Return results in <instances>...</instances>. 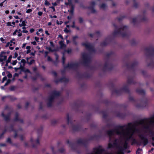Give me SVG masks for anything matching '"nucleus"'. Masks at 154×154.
Here are the masks:
<instances>
[{
  "label": "nucleus",
  "mask_w": 154,
  "mask_h": 154,
  "mask_svg": "<svg viewBox=\"0 0 154 154\" xmlns=\"http://www.w3.org/2000/svg\"><path fill=\"white\" fill-rule=\"evenodd\" d=\"M31 43L33 45H36V43L34 41L31 42Z\"/></svg>",
  "instance_id": "26"
},
{
  "label": "nucleus",
  "mask_w": 154,
  "mask_h": 154,
  "mask_svg": "<svg viewBox=\"0 0 154 154\" xmlns=\"http://www.w3.org/2000/svg\"><path fill=\"white\" fill-rule=\"evenodd\" d=\"M12 24L14 25L15 24V22H13L12 23Z\"/></svg>",
  "instance_id": "52"
},
{
  "label": "nucleus",
  "mask_w": 154,
  "mask_h": 154,
  "mask_svg": "<svg viewBox=\"0 0 154 154\" xmlns=\"http://www.w3.org/2000/svg\"><path fill=\"white\" fill-rule=\"evenodd\" d=\"M137 124L130 123L127 125L121 126L117 129L110 130L108 131V134L110 136L115 134H118L121 136L120 140L125 143L124 146L126 145V141L131 138L134 134L137 131H136Z\"/></svg>",
  "instance_id": "1"
},
{
  "label": "nucleus",
  "mask_w": 154,
  "mask_h": 154,
  "mask_svg": "<svg viewBox=\"0 0 154 154\" xmlns=\"http://www.w3.org/2000/svg\"><path fill=\"white\" fill-rule=\"evenodd\" d=\"M62 58L63 63H64V60H65V58H64V57H62Z\"/></svg>",
  "instance_id": "41"
},
{
  "label": "nucleus",
  "mask_w": 154,
  "mask_h": 154,
  "mask_svg": "<svg viewBox=\"0 0 154 154\" xmlns=\"http://www.w3.org/2000/svg\"><path fill=\"white\" fill-rule=\"evenodd\" d=\"M79 20L80 22H81L82 21V18H80Z\"/></svg>",
  "instance_id": "55"
},
{
  "label": "nucleus",
  "mask_w": 154,
  "mask_h": 154,
  "mask_svg": "<svg viewBox=\"0 0 154 154\" xmlns=\"http://www.w3.org/2000/svg\"><path fill=\"white\" fill-rule=\"evenodd\" d=\"M17 62V60H15L12 61V64L13 65H14L16 64Z\"/></svg>",
  "instance_id": "17"
},
{
  "label": "nucleus",
  "mask_w": 154,
  "mask_h": 154,
  "mask_svg": "<svg viewBox=\"0 0 154 154\" xmlns=\"http://www.w3.org/2000/svg\"><path fill=\"white\" fill-rule=\"evenodd\" d=\"M19 25L20 26H26L25 22V21H22L21 24H20Z\"/></svg>",
  "instance_id": "13"
},
{
  "label": "nucleus",
  "mask_w": 154,
  "mask_h": 154,
  "mask_svg": "<svg viewBox=\"0 0 154 154\" xmlns=\"http://www.w3.org/2000/svg\"><path fill=\"white\" fill-rule=\"evenodd\" d=\"M36 34H37V35H39V32H37V33H36Z\"/></svg>",
  "instance_id": "64"
},
{
  "label": "nucleus",
  "mask_w": 154,
  "mask_h": 154,
  "mask_svg": "<svg viewBox=\"0 0 154 154\" xmlns=\"http://www.w3.org/2000/svg\"><path fill=\"white\" fill-rule=\"evenodd\" d=\"M30 59V58H27V63L29 64V65L32 64L34 62V60H31L30 61H29V60Z\"/></svg>",
  "instance_id": "9"
},
{
  "label": "nucleus",
  "mask_w": 154,
  "mask_h": 154,
  "mask_svg": "<svg viewBox=\"0 0 154 154\" xmlns=\"http://www.w3.org/2000/svg\"><path fill=\"white\" fill-rule=\"evenodd\" d=\"M35 40L36 41H38L39 39V38L38 37H35Z\"/></svg>",
  "instance_id": "27"
},
{
  "label": "nucleus",
  "mask_w": 154,
  "mask_h": 154,
  "mask_svg": "<svg viewBox=\"0 0 154 154\" xmlns=\"http://www.w3.org/2000/svg\"><path fill=\"white\" fill-rule=\"evenodd\" d=\"M20 30H18V32L17 33V35L19 37L20 36L22 35V34L21 32H20Z\"/></svg>",
  "instance_id": "14"
},
{
  "label": "nucleus",
  "mask_w": 154,
  "mask_h": 154,
  "mask_svg": "<svg viewBox=\"0 0 154 154\" xmlns=\"http://www.w3.org/2000/svg\"><path fill=\"white\" fill-rule=\"evenodd\" d=\"M138 126H141L143 128L150 130L154 126V116L148 119L141 120L137 124Z\"/></svg>",
  "instance_id": "2"
},
{
  "label": "nucleus",
  "mask_w": 154,
  "mask_h": 154,
  "mask_svg": "<svg viewBox=\"0 0 154 154\" xmlns=\"http://www.w3.org/2000/svg\"><path fill=\"white\" fill-rule=\"evenodd\" d=\"M16 23H18L19 22V21H18V20H16Z\"/></svg>",
  "instance_id": "61"
},
{
  "label": "nucleus",
  "mask_w": 154,
  "mask_h": 154,
  "mask_svg": "<svg viewBox=\"0 0 154 154\" xmlns=\"http://www.w3.org/2000/svg\"><path fill=\"white\" fill-rule=\"evenodd\" d=\"M15 12V10H13L11 11V13L12 14H14Z\"/></svg>",
  "instance_id": "43"
},
{
  "label": "nucleus",
  "mask_w": 154,
  "mask_h": 154,
  "mask_svg": "<svg viewBox=\"0 0 154 154\" xmlns=\"http://www.w3.org/2000/svg\"><path fill=\"white\" fill-rule=\"evenodd\" d=\"M30 7V5H27V7L29 8Z\"/></svg>",
  "instance_id": "63"
},
{
  "label": "nucleus",
  "mask_w": 154,
  "mask_h": 154,
  "mask_svg": "<svg viewBox=\"0 0 154 154\" xmlns=\"http://www.w3.org/2000/svg\"><path fill=\"white\" fill-rule=\"evenodd\" d=\"M52 24V23L51 22H49L48 23V26H50Z\"/></svg>",
  "instance_id": "44"
},
{
  "label": "nucleus",
  "mask_w": 154,
  "mask_h": 154,
  "mask_svg": "<svg viewBox=\"0 0 154 154\" xmlns=\"http://www.w3.org/2000/svg\"><path fill=\"white\" fill-rule=\"evenodd\" d=\"M14 56L15 57H17L18 56V54L17 52L15 53Z\"/></svg>",
  "instance_id": "34"
},
{
  "label": "nucleus",
  "mask_w": 154,
  "mask_h": 154,
  "mask_svg": "<svg viewBox=\"0 0 154 154\" xmlns=\"http://www.w3.org/2000/svg\"><path fill=\"white\" fill-rule=\"evenodd\" d=\"M48 61H51V57H48Z\"/></svg>",
  "instance_id": "36"
},
{
  "label": "nucleus",
  "mask_w": 154,
  "mask_h": 154,
  "mask_svg": "<svg viewBox=\"0 0 154 154\" xmlns=\"http://www.w3.org/2000/svg\"><path fill=\"white\" fill-rule=\"evenodd\" d=\"M82 45L87 48H91V45L87 42L83 43Z\"/></svg>",
  "instance_id": "7"
},
{
  "label": "nucleus",
  "mask_w": 154,
  "mask_h": 154,
  "mask_svg": "<svg viewBox=\"0 0 154 154\" xmlns=\"http://www.w3.org/2000/svg\"><path fill=\"white\" fill-rule=\"evenodd\" d=\"M30 48L31 47L30 46H27L26 47V49H27V50L26 51V54H28L30 53L31 51Z\"/></svg>",
  "instance_id": "10"
},
{
  "label": "nucleus",
  "mask_w": 154,
  "mask_h": 154,
  "mask_svg": "<svg viewBox=\"0 0 154 154\" xmlns=\"http://www.w3.org/2000/svg\"><path fill=\"white\" fill-rule=\"evenodd\" d=\"M2 75H5V72H3L2 73Z\"/></svg>",
  "instance_id": "57"
},
{
  "label": "nucleus",
  "mask_w": 154,
  "mask_h": 154,
  "mask_svg": "<svg viewBox=\"0 0 154 154\" xmlns=\"http://www.w3.org/2000/svg\"><path fill=\"white\" fill-rule=\"evenodd\" d=\"M20 57H17V59L18 60H20Z\"/></svg>",
  "instance_id": "45"
},
{
  "label": "nucleus",
  "mask_w": 154,
  "mask_h": 154,
  "mask_svg": "<svg viewBox=\"0 0 154 154\" xmlns=\"http://www.w3.org/2000/svg\"><path fill=\"white\" fill-rule=\"evenodd\" d=\"M45 33L46 34H47V35H49V33L48 32V31H45Z\"/></svg>",
  "instance_id": "31"
},
{
  "label": "nucleus",
  "mask_w": 154,
  "mask_h": 154,
  "mask_svg": "<svg viewBox=\"0 0 154 154\" xmlns=\"http://www.w3.org/2000/svg\"><path fill=\"white\" fill-rule=\"evenodd\" d=\"M45 4L46 5H49V3L47 1H45Z\"/></svg>",
  "instance_id": "30"
},
{
  "label": "nucleus",
  "mask_w": 154,
  "mask_h": 154,
  "mask_svg": "<svg viewBox=\"0 0 154 154\" xmlns=\"http://www.w3.org/2000/svg\"><path fill=\"white\" fill-rule=\"evenodd\" d=\"M64 31L66 33H68L69 32V30L67 28L65 29L64 30Z\"/></svg>",
  "instance_id": "23"
},
{
  "label": "nucleus",
  "mask_w": 154,
  "mask_h": 154,
  "mask_svg": "<svg viewBox=\"0 0 154 154\" xmlns=\"http://www.w3.org/2000/svg\"><path fill=\"white\" fill-rule=\"evenodd\" d=\"M69 11L71 13H72L73 12V11L72 10H70Z\"/></svg>",
  "instance_id": "47"
},
{
  "label": "nucleus",
  "mask_w": 154,
  "mask_h": 154,
  "mask_svg": "<svg viewBox=\"0 0 154 154\" xmlns=\"http://www.w3.org/2000/svg\"><path fill=\"white\" fill-rule=\"evenodd\" d=\"M122 152L121 150H119L117 152L116 154H122Z\"/></svg>",
  "instance_id": "21"
},
{
  "label": "nucleus",
  "mask_w": 154,
  "mask_h": 154,
  "mask_svg": "<svg viewBox=\"0 0 154 154\" xmlns=\"http://www.w3.org/2000/svg\"><path fill=\"white\" fill-rule=\"evenodd\" d=\"M43 31V29H40L38 30V32H42Z\"/></svg>",
  "instance_id": "42"
},
{
  "label": "nucleus",
  "mask_w": 154,
  "mask_h": 154,
  "mask_svg": "<svg viewBox=\"0 0 154 154\" xmlns=\"http://www.w3.org/2000/svg\"><path fill=\"white\" fill-rule=\"evenodd\" d=\"M28 32V31L27 30H26L25 29L23 30V33H27Z\"/></svg>",
  "instance_id": "25"
},
{
  "label": "nucleus",
  "mask_w": 154,
  "mask_h": 154,
  "mask_svg": "<svg viewBox=\"0 0 154 154\" xmlns=\"http://www.w3.org/2000/svg\"><path fill=\"white\" fill-rule=\"evenodd\" d=\"M11 58L12 56H10L8 58V60L6 61V64L7 65L8 63L10 62Z\"/></svg>",
  "instance_id": "12"
},
{
  "label": "nucleus",
  "mask_w": 154,
  "mask_h": 154,
  "mask_svg": "<svg viewBox=\"0 0 154 154\" xmlns=\"http://www.w3.org/2000/svg\"><path fill=\"white\" fill-rule=\"evenodd\" d=\"M6 0H5L4 1H3V2H1L0 3V6L2 7L3 5V4L4 3H5V4L7 3V2H6Z\"/></svg>",
  "instance_id": "15"
},
{
  "label": "nucleus",
  "mask_w": 154,
  "mask_h": 154,
  "mask_svg": "<svg viewBox=\"0 0 154 154\" xmlns=\"http://www.w3.org/2000/svg\"><path fill=\"white\" fill-rule=\"evenodd\" d=\"M26 43H24V44H23V45H22V48H25V47L26 46Z\"/></svg>",
  "instance_id": "32"
},
{
  "label": "nucleus",
  "mask_w": 154,
  "mask_h": 154,
  "mask_svg": "<svg viewBox=\"0 0 154 154\" xmlns=\"http://www.w3.org/2000/svg\"><path fill=\"white\" fill-rule=\"evenodd\" d=\"M34 31V29H31L30 30V31L31 32H32Z\"/></svg>",
  "instance_id": "35"
},
{
  "label": "nucleus",
  "mask_w": 154,
  "mask_h": 154,
  "mask_svg": "<svg viewBox=\"0 0 154 154\" xmlns=\"http://www.w3.org/2000/svg\"><path fill=\"white\" fill-rule=\"evenodd\" d=\"M17 14H18L19 15H21V14L20 12H18L17 13Z\"/></svg>",
  "instance_id": "46"
},
{
  "label": "nucleus",
  "mask_w": 154,
  "mask_h": 154,
  "mask_svg": "<svg viewBox=\"0 0 154 154\" xmlns=\"http://www.w3.org/2000/svg\"><path fill=\"white\" fill-rule=\"evenodd\" d=\"M53 18H56L57 17L56 15H54V16H53Z\"/></svg>",
  "instance_id": "51"
},
{
  "label": "nucleus",
  "mask_w": 154,
  "mask_h": 154,
  "mask_svg": "<svg viewBox=\"0 0 154 154\" xmlns=\"http://www.w3.org/2000/svg\"><path fill=\"white\" fill-rule=\"evenodd\" d=\"M19 49V48L18 47H16V48H15V50H18V49Z\"/></svg>",
  "instance_id": "50"
},
{
  "label": "nucleus",
  "mask_w": 154,
  "mask_h": 154,
  "mask_svg": "<svg viewBox=\"0 0 154 154\" xmlns=\"http://www.w3.org/2000/svg\"><path fill=\"white\" fill-rule=\"evenodd\" d=\"M26 60L24 59H22L21 60L20 62H19V63L20 64V66L21 68L23 67L25 65V64L26 63Z\"/></svg>",
  "instance_id": "6"
},
{
  "label": "nucleus",
  "mask_w": 154,
  "mask_h": 154,
  "mask_svg": "<svg viewBox=\"0 0 154 154\" xmlns=\"http://www.w3.org/2000/svg\"><path fill=\"white\" fill-rule=\"evenodd\" d=\"M42 14H43L42 12L41 11H39L38 13V15L40 16H42Z\"/></svg>",
  "instance_id": "22"
},
{
  "label": "nucleus",
  "mask_w": 154,
  "mask_h": 154,
  "mask_svg": "<svg viewBox=\"0 0 154 154\" xmlns=\"http://www.w3.org/2000/svg\"><path fill=\"white\" fill-rule=\"evenodd\" d=\"M21 68V67H20H20L18 68H15V69L16 70H17L18 69H20Z\"/></svg>",
  "instance_id": "37"
},
{
  "label": "nucleus",
  "mask_w": 154,
  "mask_h": 154,
  "mask_svg": "<svg viewBox=\"0 0 154 154\" xmlns=\"http://www.w3.org/2000/svg\"><path fill=\"white\" fill-rule=\"evenodd\" d=\"M15 39H13L11 40L9 42L7 43L5 45L6 47H9V48L11 50H13L14 49V47L15 46V42L13 41H14Z\"/></svg>",
  "instance_id": "3"
},
{
  "label": "nucleus",
  "mask_w": 154,
  "mask_h": 154,
  "mask_svg": "<svg viewBox=\"0 0 154 154\" xmlns=\"http://www.w3.org/2000/svg\"><path fill=\"white\" fill-rule=\"evenodd\" d=\"M5 13L7 14H8L9 13V11L8 10L6 11H5Z\"/></svg>",
  "instance_id": "38"
},
{
  "label": "nucleus",
  "mask_w": 154,
  "mask_h": 154,
  "mask_svg": "<svg viewBox=\"0 0 154 154\" xmlns=\"http://www.w3.org/2000/svg\"><path fill=\"white\" fill-rule=\"evenodd\" d=\"M1 89H4V87H3V86H2V87H1Z\"/></svg>",
  "instance_id": "58"
},
{
  "label": "nucleus",
  "mask_w": 154,
  "mask_h": 154,
  "mask_svg": "<svg viewBox=\"0 0 154 154\" xmlns=\"http://www.w3.org/2000/svg\"><path fill=\"white\" fill-rule=\"evenodd\" d=\"M14 17L16 19H19V18L18 16H14Z\"/></svg>",
  "instance_id": "33"
},
{
  "label": "nucleus",
  "mask_w": 154,
  "mask_h": 154,
  "mask_svg": "<svg viewBox=\"0 0 154 154\" xmlns=\"http://www.w3.org/2000/svg\"><path fill=\"white\" fill-rule=\"evenodd\" d=\"M22 29H23V30L25 29L26 28L25 27V26H23V27L22 28Z\"/></svg>",
  "instance_id": "54"
},
{
  "label": "nucleus",
  "mask_w": 154,
  "mask_h": 154,
  "mask_svg": "<svg viewBox=\"0 0 154 154\" xmlns=\"http://www.w3.org/2000/svg\"><path fill=\"white\" fill-rule=\"evenodd\" d=\"M26 72H29V71L28 69H27L26 70Z\"/></svg>",
  "instance_id": "48"
},
{
  "label": "nucleus",
  "mask_w": 154,
  "mask_h": 154,
  "mask_svg": "<svg viewBox=\"0 0 154 154\" xmlns=\"http://www.w3.org/2000/svg\"><path fill=\"white\" fill-rule=\"evenodd\" d=\"M59 44L61 48H64L66 47V45L63 44V41H61L59 42Z\"/></svg>",
  "instance_id": "8"
},
{
  "label": "nucleus",
  "mask_w": 154,
  "mask_h": 154,
  "mask_svg": "<svg viewBox=\"0 0 154 154\" xmlns=\"http://www.w3.org/2000/svg\"><path fill=\"white\" fill-rule=\"evenodd\" d=\"M29 38V36H28L27 37V39L28 40Z\"/></svg>",
  "instance_id": "60"
},
{
  "label": "nucleus",
  "mask_w": 154,
  "mask_h": 154,
  "mask_svg": "<svg viewBox=\"0 0 154 154\" xmlns=\"http://www.w3.org/2000/svg\"><path fill=\"white\" fill-rule=\"evenodd\" d=\"M139 135L140 138L142 140L145 144H146L148 142V141L147 139L144 137V135L139 134Z\"/></svg>",
  "instance_id": "4"
},
{
  "label": "nucleus",
  "mask_w": 154,
  "mask_h": 154,
  "mask_svg": "<svg viewBox=\"0 0 154 154\" xmlns=\"http://www.w3.org/2000/svg\"><path fill=\"white\" fill-rule=\"evenodd\" d=\"M66 43L67 44H68L69 43V41L67 40H66Z\"/></svg>",
  "instance_id": "56"
},
{
  "label": "nucleus",
  "mask_w": 154,
  "mask_h": 154,
  "mask_svg": "<svg viewBox=\"0 0 154 154\" xmlns=\"http://www.w3.org/2000/svg\"><path fill=\"white\" fill-rule=\"evenodd\" d=\"M0 40L2 42H3L5 41L4 39L2 37H1L0 38Z\"/></svg>",
  "instance_id": "24"
},
{
  "label": "nucleus",
  "mask_w": 154,
  "mask_h": 154,
  "mask_svg": "<svg viewBox=\"0 0 154 154\" xmlns=\"http://www.w3.org/2000/svg\"><path fill=\"white\" fill-rule=\"evenodd\" d=\"M57 23L58 24H62V22L61 21L60 22V23H59V22L58 21H57Z\"/></svg>",
  "instance_id": "39"
},
{
  "label": "nucleus",
  "mask_w": 154,
  "mask_h": 154,
  "mask_svg": "<svg viewBox=\"0 0 154 154\" xmlns=\"http://www.w3.org/2000/svg\"><path fill=\"white\" fill-rule=\"evenodd\" d=\"M20 1H23V2H25V0H20Z\"/></svg>",
  "instance_id": "62"
},
{
  "label": "nucleus",
  "mask_w": 154,
  "mask_h": 154,
  "mask_svg": "<svg viewBox=\"0 0 154 154\" xmlns=\"http://www.w3.org/2000/svg\"><path fill=\"white\" fill-rule=\"evenodd\" d=\"M32 10L31 9H28L26 11V13H30L32 12Z\"/></svg>",
  "instance_id": "18"
},
{
  "label": "nucleus",
  "mask_w": 154,
  "mask_h": 154,
  "mask_svg": "<svg viewBox=\"0 0 154 154\" xmlns=\"http://www.w3.org/2000/svg\"><path fill=\"white\" fill-rule=\"evenodd\" d=\"M82 57H83V58H86V56H85L83 54L82 55Z\"/></svg>",
  "instance_id": "49"
},
{
  "label": "nucleus",
  "mask_w": 154,
  "mask_h": 154,
  "mask_svg": "<svg viewBox=\"0 0 154 154\" xmlns=\"http://www.w3.org/2000/svg\"><path fill=\"white\" fill-rule=\"evenodd\" d=\"M58 37L60 38L61 39H63V37H62V36L61 35H58Z\"/></svg>",
  "instance_id": "29"
},
{
  "label": "nucleus",
  "mask_w": 154,
  "mask_h": 154,
  "mask_svg": "<svg viewBox=\"0 0 154 154\" xmlns=\"http://www.w3.org/2000/svg\"><path fill=\"white\" fill-rule=\"evenodd\" d=\"M116 142H115L113 144H112L111 143H110L108 145V147L109 148H111V147H113L115 146L116 145Z\"/></svg>",
  "instance_id": "11"
},
{
  "label": "nucleus",
  "mask_w": 154,
  "mask_h": 154,
  "mask_svg": "<svg viewBox=\"0 0 154 154\" xmlns=\"http://www.w3.org/2000/svg\"><path fill=\"white\" fill-rule=\"evenodd\" d=\"M78 38V37H77V36H75V37H73V39H75L76 38Z\"/></svg>",
  "instance_id": "53"
},
{
  "label": "nucleus",
  "mask_w": 154,
  "mask_h": 154,
  "mask_svg": "<svg viewBox=\"0 0 154 154\" xmlns=\"http://www.w3.org/2000/svg\"><path fill=\"white\" fill-rule=\"evenodd\" d=\"M7 79V78L6 76L4 77L3 79V80H2V83L4 82L5 81V80H6Z\"/></svg>",
  "instance_id": "20"
},
{
  "label": "nucleus",
  "mask_w": 154,
  "mask_h": 154,
  "mask_svg": "<svg viewBox=\"0 0 154 154\" xmlns=\"http://www.w3.org/2000/svg\"><path fill=\"white\" fill-rule=\"evenodd\" d=\"M17 32H18V30H16L13 33V35H17Z\"/></svg>",
  "instance_id": "19"
},
{
  "label": "nucleus",
  "mask_w": 154,
  "mask_h": 154,
  "mask_svg": "<svg viewBox=\"0 0 154 154\" xmlns=\"http://www.w3.org/2000/svg\"><path fill=\"white\" fill-rule=\"evenodd\" d=\"M71 51V50L70 49L68 50L67 51V52L68 53H70Z\"/></svg>",
  "instance_id": "40"
},
{
  "label": "nucleus",
  "mask_w": 154,
  "mask_h": 154,
  "mask_svg": "<svg viewBox=\"0 0 154 154\" xmlns=\"http://www.w3.org/2000/svg\"><path fill=\"white\" fill-rule=\"evenodd\" d=\"M7 26H11V23H10V22H8L7 23Z\"/></svg>",
  "instance_id": "28"
},
{
  "label": "nucleus",
  "mask_w": 154,
  "mask_h": 154,
  "mask_svg": "<svg viewBox=\"0 0 154 154\" xmlns=\"http://www.w3.org/2000/svg\"><path fill=\"white\" fill-rule=\"evenodd\" d=\"M7 58V56L5 54H1L0 55V61H3L5 60Z\"/></svg>",
  "instance_id": "5"
},
{
  "label": "nucleus",
  "mask_w": 154,
  "mask_h": 154,
  "mask_svg": "<svg viewBox=\"0 0 154 154\" xmlns=\"http://www.w3.org/2000/svg\"><path fill=\"white\" fill-rule=\"evenodd\" d=\"M11 81L10 80V79L8 80H7V82L5 84V86H7V85H8V84H9L10 82Z\"/></svg>",
  "instance_id": "16"
},
{
  "label": "nucleus",
  "mask_w": 154,
  "mask_h": 154,
  "mask_svg": "<svg viewBox=\"0 0 154 154\" xmlns=\"http://www.w3.org/2000/svg\"><path fill=\"white\" fill-rule=\"evenodd\" d=\"M46 8H43V10H44V11H46Z\"/></svg>",
  "instance_id": "59"
}]
</instances>
